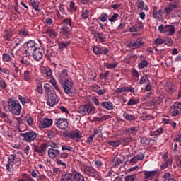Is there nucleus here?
<instances>
[{"mask_svg":"<svg viewBox=\"0 0 181 181\" xmlns=\"http://www.w3.org/2000/svg\"><path fill=\"white\" fill-rule=\"evenodd\" d=\"M66 77H69V71L67 69H62L58 76L59 83H63V81H64V78H66Z\"/></svg>","mask_w":181,"mask_h":181,"instance_id":"nucleus-25","label":"nucleus"},{"mask_svg":"<svg viewBox=\"0 0 181 181\" xmlns=\"http://www.w3.org/2000/svg\"><path fill=\"white\" fill-rule=\"evenodd\" d=\"M45 33L52 39H56L57 36L59 35L56 30L52 29L47 30Z\"/></svg>","mask_w":181,"mask_h":181,"instance_id":"nucleus-33","label":"nucleus"},{"mask_svg":"<svg viewBox=\"0 0 181 181\" xmlns=\"http://www.w3.org/2000/svg\"><path fill=\"white\" fill-rule=\"evenodd\" d=\"M64 136L69 139H80L83 137V133L80 130H71L66 132Z\"/></svg>","mask_w":181,"mask_h":181,"instance_id":"nucleus-8","label":"nucleus"},{"mask_svg":"<svg viewBox=\"0 0 181 181\" xmlns=\"http://www.w3.org/2000/svg\"><path fill=\"white\" fill-rule=\"evenodd\" d=\"M18 100H19L22 105H25V104H29L30 103V99H29V98L26 96H22L21 95H18Z\"/></svg>","mask_w":181,"mask_h":181,"instance_id":"nucleus-30","label":"nucleus"},{"mask_svg":"<svg viewBox=\"0 0 181 181\" xmlns=\"http://www.w3.org/2000/svg\"><path fill=\"white\" fill-rule=\"evenodd\" d=\"M15 159H16V154H11L8 158V163L6 165V170L8 172H11L12 170V166H13Z\"/></svg>","mask_w":181,"mask_h":181,"instance_id":"nucleus-14","label":"nucleus"},{"mask_svg":"<svg viewBox=\"0 0 181 181\" xmlns=\"http://www.w3.org/2000/svg\"><path fill=\"white\" fill-rule=\"evenodd\" d=\"M62 151H69V152H76V149L68 145H62Z\"/></svg>","mask_w":181,"mask_h":181,"instance_id":"nucleus-45","label":"nucleus"},{"mask_svg":"<svg viewBox=\"0 0 181 181\" xmlns=\"http://www.w3.org/2000/svg\"><path fill=\"white\" fill-rule=\"evenodd\" d=\"M76 11H77V6H76V3L71 1L69 4V11L76 12Z\"/></svg>","mask_w":181,"mask_h":181,"instance_id":"nucleus-51","label":"nucleus"},{"mask_svg":"<svg viewBox=\"0 0 181 181\" xmlns=\"http://www.w3.org/2000/svg\"><path fill=\"white\" fill-rule=\"evenodd\" d=\"M30 145L33 152L38 153V156H44L46 155V152H47V148H49V144H47V143L41 144L40 147L35 143H33Z\"/></svg>","mask_w":181,"mask_h":181,"instance_id":"nucleus-3","label":"nucleus"},{"mask_svg":"<svg viewBox=\"0 0 181 181\" xmlns=\"http://www.w3.org/2000/svg\"><path fill=\"white\" fill-rule=\"evenodd\" d=\"M105 67H107V69H115L117 66H118V63L113 62V63H105L104 64Z\"/></svg>","mask_w":181,"mask_h":181,"instance_id":"nucleus-46","label":"nucleus"},{"mask_svg":"<svg viewBox=\"0 0 181 181\" xmlns=\"http://www.w3.org/2000/svg\"><path fill=\"white\" fill-rule=\"evenodd\" d=\"M93 51L95 54H101L102 49L97 46H93Z\"/></svg>","mask_w":181,"mask_h":181,"instance_id":"nucleus-56","label":"nucleus"},{"mask_svg":"<svg viewBox=\"0 0 181 181\" xmlns=\"http://www.w3.org/2000/svg\"><path fill=\"white\" fill-rule=\"evenodd\" d=\"M169 5L173 11L174 9H177V8L180 6V3H179L178 1H175L173 3H170Z\"/></svg>","mask_w":181,"mask_h":181,"instance_id":"nucleus-49","label":"nucleus"},{"mask_svg":"<svg viewBox=\"0 0 181 181\" xmlns=\"http://www.w3.org/2000/svg\"><path fill=\"white\" fill-rule=\"evenodd\" d=\"M4 110L6 112H11L13 115H21L22 106L18 100L15 98H11L7 102V105L4 106Z\"/></svg>","mask_w":181,"mask_h":181,"instance_id":"nucleus-1","label":"nucleus"},{"mask_svg":"<svg viewBox=\"0 0 181 181\" xmlns=\"http://www.w3.org/2000/svg\"><path fill=\"white\" fill-rule=\"evenodd\" d=\"M90 16V11L87 9H83L81 12V17L83 19H87Z\"/></svg>","mask_w":181,"mask_h":181,"instance_id":"nucleus-50","label":"nucleus"},{"mask_svg":"<svg viewBox=\"0 0 181 181\" xmlns=\"http://www.w3.org/2000/svg\"><path fill=\"white\" fill-rule=\"evenodd\" d=\"M45 51L40 48H37L33 52L31 53L33 59L36 62H40L43 59V53Z\"/></svg>","mask_w":181,"mask_h":181,"instance_id":"nucleus-12","label":"nucleus"},{"mask_svg":"<svg viewBox=\"0 0 181 181\" xmlns=\"http://www.w3.org/2000/svg\"><path fill=\"white\" fill-rule=\"evenodd\" d=\"M101 106L105 108V110H108L109 111L111 110H114V105L112 103L108 101V102H103L101 103Z\"/></svg>","mask_w":181,"mask_h":181,"instance_id":"nucleus-34","label":"nucleus"},{"mask_svg":"<svg viewBox=\"0 0 181 181\" xmlns=\"http://www.w3.org/2000/svg\"><path fill=\"white\" fill-rule=\"evenodd\" d=\"M64 93L69 97H74L76 95V89L74 81L71 78H67L63 82H61Z\"/></svg>","mask_w":181,"mask_h":181,"instance_id":"nucleus-2","label":"nucleus"},{"mask_svg":"<svg viewBox=\"0 0 181 181\" xmlns=\"http://www.w3.org/2000/svg\"><path fill=\"white\" fill-rule=\"evenodd\" d=\"M135 177H136L135 175H129L125 177L124 181H135Z\"/></svg>","mask_w":181,"mask_h":181,"instance_id":"nucleus-55","label":"nucleus"},{"mask_svg":"<svg viewBox=\"0 0 181 181\" xmlns=\"http://www.w3.org/2000/svg\"><path fill=\"white\" fill-rule=\"evenodd\" d=\"M172 163H173V158H170L161 164L160 169L163 170V169H166L167 168H169V166H172Z\"/></svg>","mask_w":181,"mask_h":181,"instance_id":"nucleus-27","label":"nucleus"},{"mask_svg":"<svg viewBox=\"0 0 181 181\" xmlns=\"http://www.w3.org/2000/svg\"><path fill=\"white\" fill-rule=\"evenodd\" d=\"M69 45H70V41H61L58 43V46L61 49H65Z\"/></svg>","mask_w":181,"mask_h":181,"instance_id":"nucleus-43","label":"nucleus"},{"mask_svg":"<svg viewBox=\"0 0 181 181\" xmlns=\"http://www.w3.org/2000/svg\"><path fill=\"white\" fill-rule=\"evenodd\" d=\"M50 84H52V87H54V90L56 91H58V93H60V88L59 87V85L57 84V81L54 78H52L49 80Z\"/></svg>","mask_w":181,"mask_h":181,"instance_id":"nucleus-37","label":"nucleus"},{"mask_svg":"<svg viewBox=\"0 0 181 181\" xmlns=\"http://www.w3.org/2000/svg\"><path fill=\"white\" fill-rule=\"evenodd\" d=\"M136 132V127H130L127 129H125L124 134L125 135H134Z\"/></svg>","mask_w":181,"mask_h":181,"instance_id":"nucleus-36","label":"nucleus"},{"mask_svg":"<svg viewBox=\"0 0 181 181\" xmlns=\"http://www.w3.org/2000/svg\"><path fill=\"white\" fill-rule=\"evenodd\" d=\"M165 32H168L169 35L173 36V35H175L176 30L175 29V26L172 25H165Z\"/></svg>","mask_w":181,"mask_h":181,"instance_id":"nucleus-35","label":"nucleus"},{"mask_svg":"<svg viewBox=\"0 0 181 181\" xmlns=\"http://www.w3.org/2000/svg\"><path fill=\"white\" fill-rule=\"evenodd\" d=\"M156 175H158V170L144 171V179H149L150 180H152Z\"/></svg>","mask_w":181,"mask_h":181,"instance_id":"nucleus-24","label":"nucleus"},{"mask_svg":"<svg viewBox=\"0 0 181 181\" xmlns=\"http://www.w3.org/2000/svg\"><path fill=\"white\" fill-rule=\"evenodd\" d=\"M108 18V14L105 13H101L100 16L98 17L99 21H101V22H107V18Z\"/></svg>","mask_w":181,"mask_h":181,"instance_id":"nucleus-54","label":"nucleus"},{"mask_svg":"<svg viewBox=\"0 0 181 181\" xmlns=\"http://www.w3.org/2000/svg\"><path fill=\"white\" fill-rule=\"evenodd\" d=\"M148 64H149L148 61H146V59H142L141 62L139 63L138 67L140 69H145L146 67H148Z\"/></svg>","mask_w":181,"mask_h":181,"instance_id":"nucleus-44","label":"nucleus"},{"mask_svg":"<svg viewBox=\"0 0 181 181\" xmlns=\"http://www.w3.org/2000/svg\"><path fill=\"white\" fill-rule=\"evenodd\" d=\"M45 74H46L47 78H52L53 76V72L51 71V69H47L45 71Z\"/></svg>","mask_w":181,"mask_h":181,"instance_id":"nucleus-63","label":"nucleus"},{"mask_svg":"<svg viewBox=\"0 0 181 181\" xmlns=\"http://www.w3.org/2000/svg\"><path fill=\"white\" fill-rule=\"evenodd\" d=\"M60 35L67 39L71 35V29L67 26H62L60 30Z\"/></svg>","mask_w":181,"mask_h":181,"instance_id":"nucleus-21","label":"nucleus"},{"mask_svg":"<svg viewBox=\"0 0 181 181\" xmlns=\"http://www.w3.org/2000/svg\"><path fill=\"white\" fill-rule=\"evenodd\" d=\"M59 110L61 111V112H63L66 115H70V113L69 112L67 108L64 106H59Z\"/></svg>","mask_w":181,"mask_h":181,"instance_id":"nucleus-60","label":"nucleus"},{"mask_svg":"<svg viewBox=\"0 0 181 181\" xmlns=\"http://www.w3.org/2000/svg\"><path fill=\"white\" fill-rule=\"evenodd\" d=\"M163 16V10L159 9L158 11V8H156V6L153 7V18H154V19H158V21H160Z\"/></svg>","mask_w":181,"mask_h":181,"instance_id":"nucleus-19","label":"nucleus"},{"mask_svg":"<svg viewBox=\"0 0 181 181\" xmlns=\"http://www.w3.org/2000/svg\"><path fill=\"white\" fill-rule=\"evenodd\" d=\"M91 90L92 91H93L94 93H97V94L98 95H104V94H105V91H107V90H105V88H101L97 84H93L91 86Z\"/></svg>","mask_w":181,"mask_h":181,"instance_id":"nucleus-18","label":"nucleus"},{"mask_svg":"<svg viewBox=\"0 0 181 181\" xmlns=\"http://www.w3.org/2000/svg\"><path fill=\"white\" fill-rule=\"evenodd\" d=\"M54 125L57 128L64 131L69 128V119L64 117L55 119Z\"/></svg>","mask_w":181,"mask_h":181,"instance_id":"nucleus-5","label":"nucleus"},{"mask_svg":"<svg viewBox=\"0 0 181 181\" xmlns=\"http://www.w3.org/2000/svg\"><path fill=\"white\" fill-rule=\"evenodd\" d=\"M9 54H3L2 60L6 63H13V59L15 58V54L12 51L8 52Z\"/></svg>","mask_w":181,"mask_h":181,"instance_id":"nucleus-17","label":"nucleus"},{"mask_svg":"<svg viewBox=\"0 0 181 181\" xmlns=\"http://www.w3.org/2000/svg\"><path fill=\"white\" fill-rule=\"evenodd\" d=\"M139 103V100L131 98L127 103V105H135Z\"/></svg>","mask_w":181,"mask_h":181,"instance_id":"nucleus-59","label":"nucleus"},{"mask_svg":"<svg viewBox=\"0 0 181 181\" xmlns=\"http://www.w3.org/2000/svg\"><path fill=\"white\" fill-rule=\"evenodd\" d=\"M18 35L19 36H24L26 37V36H29V30L26 28H22L18 30Z\"/></svg>","mask_w":181,"mask_h":181,"instance_id":"nucleus-42","label":"nucleus"},{"mask_svg":"<svg viewBox=\"0 0 181 181\" xmlns=\"http://www.w3.org/2000/svg\"><path fill=\"white\" fill-rule=\"evenodd\" d=\"M47 153L50 159H56V158H59V155H60V151H59V149L49 148Z\"/></svg>","mask_w":181,"mask_h":181,"instance_id":"nucleus-20","label":"nucleus"},{"mask_svg":"<svg viewBox=\"0 0 181 181\" xmlns=\"http://www.w3.org/2000/svg\"><path fill=\"white\" fill-rule=\"evenodd\" d=\"M78 112L81 115H88L91 112V103H88L86 105H81L78 108Z\"/></svg>","mask_w":181,"mask_h":181,"instance_id":"nucleus-10","label":"nucleus"},{"mask_svg":"<svg viewBox=\"0 0 181 181\" xmlns=\"http://www.w3.org/2000/svg\"><path fill=\"white\" fill-rule=\"evenodd\" d=\"M127 46L129 49H132V50H135L136 49H141V47L145 46V44L142 42V38H137L130 41Z\"/></svg>","mask_w":181,"mask_h":181,"instance_id":"nucleus-6","label":"nucleus"},{"mask_svg":"<svg viewBox=\"0 0 181 181\" xmlns=\"http://www.w3.org/2000/svg\"><path fill=\"white\" fill-rule=\"evenodd\" d=\"M107 144L110 145V146H113V148H118L121 145L120 140H116V141H110L107 142Z\"/></svg>","mask_w":181,"mask_h":181,"instance_id":"nucleus-40","label":"nucleus"},{"mask_svg":"<svg viewBox=\"0 0 181 181\" xmlns=\"http://www.w3.org/2000/svg\"><path fill=\"white\" fill-rule=\"evenodd\" d=\"M142 28V24L141 23H136L134 25H132L131 27H129V32H139Z\"/></svg>","mask_w":181,"mask_h":181,"instance_id":"nucleus-29","label":"nucleus"},{"mask_svg":"<svg viewBox=\"0 0 181 181\" xmlns=\"http://www.w3.org/2000/svg\"><path fill=\"white\" fill-rule=\"evenodd\" d=\"M61 181H74L73 171L66 172L61 176Z\"/></svg>","mask_w":181,"mask_h":181,"instance_id":"nucleus-23","label":"nucleus"},{"mask_svg":"<svg viewBox=\"0 0 181 181\" xmlns=\"http://www.w3.org/2000/svg\"><path fill=\"white\" fill-rule=\"evenodd\" d=\"M60 159H67V158H69V153H67L66 152H62L60 153L59 151V155Z\"/></svg>","mask_w":181,"mask_h":181,"instance_id":"nucleus-62","label":"nucleus"},{"mask_svg":"<svg viewBox=\"0 0 181 181\" xmlns=\"http://www.w3.org/2000/svg\"><path fill=\"white\" fill-rule=\"evenodd\" d=\"M176 165L179 168H181V156H177L176 158Z\"/></svg>","mask_w":181,"mask_h":181,"instance_id":"nucleus-64","label":"nucleus"},{"mask_svg":"<svg viewBox=\"0 0 181 181\" xmlns=\"http://www.w3.org/2000/svg\"><path fill=\"white\" fill-rule=\"evenodd\" d=\"M56 163L57 166H61L62 169H67V165L66 164V163L62 161L60 159H57Z\"/></svg>","mask_w":181,"mask_h":181,"instance_id":"nucleus-47","label":"nucleus"},{"mask_svg":"<svg viewBox=\"0 0 181 181\" xmlns=\"http://www.w3.org/2000/svg\"><path fill=\"white\" fill-rule=\"evenodd\" d=\"M23 42V40L22 38H19L18 37H14L13 38V43L15 44L14 47H18V46H21Z\"/></svg>","mask_w":181,"mask_h":181,"instance_id":"nucleus-39","label":"nucleus"},{"mask_svg":"<svg viewBox=\"0 0 181 181\" xmlns=\"http://www.w3.org/2000/svg\"><path fill=\"white\" fill-rule=\"evenodd\" d=\"M30 59V54H25V56L23 57L21 60V63L22 64H25V66H30V62L29 59Z\"/></svg>","mask_w":181,"mask_h":181,"instance_id":"nucleus-31","label":"nucleus"},{"mask_svg":"<svg viewBox=\"0 0 181 181\" xmlns=\"http://www.w3.org/2000/svg\"><path fill=\"white\" fill-rule=\"evenodd\" d=\"M62 25L63 26H66L67 28H71V18H66L62 21Z\"/></svg>","mask_w":181,"mask_h":181,"instance_id":"nucleus-41","label":"nucleus"},{"mask_svg":"<svg viewBox=\"0 0 181 181\" xmlns=\"http://www.w3.org/2000/svg\"><path fill=\"white\" fill-rule=\"evenodd\" d=\"M123 117H124L127 121H135V115H129L127 112L123 113Z\"/></svg>","mask_w":181,"mask_h":181,"instance_id":"nucleus-38","label":"nucleus"},{"mask_svg":"<svg viewBox=\"0 0 181 181\" xmlns=\"http://www.w3.org/2000/svg\"><path fill=\"white\" fill-rule=\"evenodd\" d=\"M12 36H13V31H12V30L8 29L4 30V34L3 35V37L5 42H11V39H12Z\"/></svg>","mask_w":181,"mask_h":181,"instance_id":"nucleus-22","label":"nucleus"},{"mask_svg":"<svg viewBox=\"0 0 181 181\" xmlns=\"http://www.w3.org/2000/svg\"><path fill=\"white\" fill-rule=\"evenodd\" d=\"M52 125H53V119L45 118L40 122L39 128H49V127H52Z\"/></svg>","mask_w":181,"mask_h":181,"instance_id":"nucleus-13","label":"nucleus"},{"mask_svg":"<svg viewBox=\"0 0 181 181\" xmlns=\"http://www.w3.org/2000/svg\"><path fill=\"white\" fill-rule=\"evenodd\" d=\"M148 80H149V78L148 77V75L145 74L140 78L139 83L141 85L145 84Z\"/></svg>","mask_w":181,"mask_h":181,"instance_id":"nucleus-53","label":"nucleus"},{"mask_svg":"<svg viewBox=\"0 0 181 181\" xmlns=\"http://www.w3.org/2000/svg\"><path fill=\"white\" fill-rule=\"evenodd\" d=\"M23 47H24L25 53L27 54H32V53L37 49V47H36V42L33 40L25 42L23 45Z\"/></svg>","mask_w":181,"mask_h":181,"instance_id":"nucleus-4","label":"nucleus"},{"mask_svg":"<svg viewBox=\"0 0 181 181\" xmlns=\"http://www.w3.org/2000/svg\"><path fill=\"white\" fill-rule=\"evenodd\" d=\"M72 176L75 181H84V176L80 174L78 171H72Z\"/></svg>","mask_w":181,"mask_h":181,"instance_id":"nucleus-26","label":"nucleus"},{"mask_svg":"<svg viewBox=\"0 0 181 181\" xmlns=\"http://www.w3.org/2000/svg\"><path fill=\"white\" fill-rule=\"evenodd\" d=\"M0 71H1V73H4V74H6L7 76H9V74H11V69H5L0 66Z\"/></svg>","mask_w":181,"mask_h":181,"instance_id":"nucleus-61","label":"nucleus"},{"mask_svg":"<svg viewBox=\"0 0 181 181\" xmlns=\"http://www.w3.org/2000/svg\"><path fill=\"white\" fill-rule=\"evenodd\" d=\"M136 5H137V11L139 12L142 11H149V7H148V5L145 4V1L144 0H137L136 2Z\"/></svg>","mask_w":181,"mask_h":181,"instance_id":"nucleus-16","label":"nucleus"},{"mask_svg":"<svg viewBox=\"0 0 181 181\" xmlns=\"http://www.w3.org/2000/svg\"><path fill=\"white\" fill-rule=\"evenodd\" d=\"M20 135L22 138H23V141H25V142L29 143L33 142V141L37 138V133L33 131L21 133Z\"/></svg>","mask_w":181,"mask_h":181,"instance_id":"nucleus-7","label":"nucleus"},{"mask_svg":"<svg viewBox=\"0 0 181 181\" xmlns=\"http://www.w3.org/2000/svg\"><path fill=\"white\" fill-rule=\"evenodd\" d=\"M173 11V10L170 4L167 7H165L164 9V12H165L166 15H170V13H172Z\"/></svg>","mask_w":181,"mask_h":181,"instance_id":"nucleus-58","label":"nucleus"},{"mask_svg":"<svg viewBox=\"0 0 181 181\" xmlns=\"http://www.w3.org/2000/svg\"><path fill=\"white\" fill-rule=\"evenodd\" d=\"M30 2L31 4V6L33 8L34 11L35 12L39 13L40 12V8H39V5L40 2L37 0H30Z\"/></svg>","mask_w":181,"mask_h":181,"instance_id":"nucleus-28","label":"nucleus"},{"mask_svg":"<svg viewBox=\"0 0 181 181\" xmlns=\"http://www.w3.org/2000/svg\"><path fill=\"white\" fill-rule=\"evenodd\" d=\"M101 131H103V127H99L98 129H95L93 134L91 135V141H93V139H94V138L95 137V135L100 134Z\"/></svg>","mask_w":181,"mask_h":181,"instance_id":"nucleus-52","label":"nucleus"},{"mask_svg":"<svg viewBox=\"0 0 181 181\" xmlns=\"http://www.w3.org/2000/svg\"><path fill=\"white\" fill-rule=\"evenodd\" d=\"M44 88L46 94L47 95H50V94H53L54 93V90H53V88L52 87V85L49 83H45L44 85Z\"/></svg>","mask_w":181,"mask_h":181,"instance_id":"nucleus-32","label":"nucleus"},{"mask_svg":"<svg viewBox=\"0 0 181 181\" xmlns=\"http://www.w3.org/2000/svg\"><path fill=\"white\" fill-rule=\"evenodd\" d=\"M91 28H92V31H91L92 35L95 37L96 40H98L100 43H103V42H105L107 39V37H105V35L95 30V29H97V28H98V25H95Z\"/></svg>","mask_w":181,"mask_h":181,"instance_id":"nucleus-9","label":"nucleus"},{"mask_svg":"<svg viewBox=\"0 0 181 181\" xmlns=\"http://www.w3.org/2000/svg\"><path fill=\"white\" fill-rule=\"evenodd\" d=\"M23 80H24V81H26L27 83H32V81H33L34 80L32 71L29 70H25L23 74Z\"/></svg>","mask_w":181,"mask_h":181,"instance_id":"nucleus-15","label":"nucleus"},{"mask_svg":"<svg viewBox=\"0 0 181 181\" xmlns=\"http://www.w3.org/2000/svg\"><path fill=\"white\" fill-rule=\"evenodd\" d=\"M59 103V98L56 93H52L50 95H48V100L47 101V105L49 107H54Z\"/></svg>","mask_w":181,"mask_h":181,"instance_id":"nucleus-11","label":"nucleus"},{"mask_svg":"<svg viewBox=\"0 0 181 181\" xmlns=\"http://www.w3.org/2000/svg\"><path fill=\"white\" fill-rule=\"evenodd\" d=\"M118 18H119V13H114L113 15L111 16L110 18H108L109 22H115L117 21Z\"/></svg>","mask_w":181,"mask_h":181,"instance_id":"nucleus-48","label":"nucleus"},{"mask_svg":"<svg viewBox=\"0 0 181 181\" xmlns=\"http://www.w3.org/2000/svg\"><path fill=\"white\" fill-rule=\"evenodd\" d=\"M158 30L160 33H166V25L161 24L158 26Z\"/></svg>","mask_w":181,"mask_h":181,"instance_id":"nucleus-57","label":"nucleus"}]
</instances>
